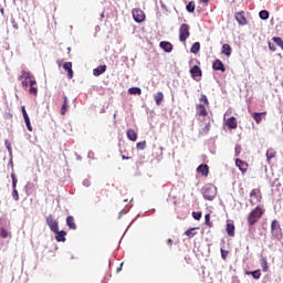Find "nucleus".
<instances>
[{"instance_id":"obj_28","label":"nucleus","mask_w":283,"mask_h":283,"mask_svg":"<svg viewBox=\"0 0 283 283\" xmlns=\"http://www.w3.org/2000/svg\"><path fill=\"white\" fill-rule=\"evenodd\" d=\"M128 94L130 95H136L140 96V94H143V90H140V87H130L128 88Z\"/></svg>"},{"instance_id":"obj_56","label":"nucleus","mask_w":283,"mask_h":283,"mask_svg":"<svg viewBox=\"0 0 283 283\" xmlns=\"http://www.w3.org/2000/svg\"><path fill=\"white\" fill-rule=\"evenodd\" d=\"M13 28H15V30H19V25L14 24Z\"/></svg>"},{"instance_id":"obj_32","label":"nucleus","mask_w":283,"mask_h":283,"mask_svg":"<svg viewBox=\"0 0 283 283\" xmlns=\"http://www.w3.org/2000/svg\"><path fill=\"white\" fill-rule=\"evenodd\" d=\"M272 41L275 42V44L281 48V50L283 51V40L280 36H273Z\"/></svg>"},{"instance_id":"obj_9","label":"nucleus","mask_w":283,"mask_h":283,"mask_svg":"<svg viewBox=\"0 0 283 283\" xmlns=\"http://www.w3.org/2000/svg\"><path fill=\"white\" fill-rule=\"evenodd\" d=\"M46 224L51 229V231L57 232L59 221H56L52 214L46 217Z\"/></svg>"},{"instance_id":"obj_26","label":"nucleus","mask_w":283,"mask_h":283,"mask_svg":"<svg viewBox=\"0 0 283 283\" xmlns=\"http://www.w3.org/2000/svg\"><path fill=\"white\" fill-rule=\"evenodd\" d=\"M66 224L70 229H72L73 231H76V222H74V218L72 216H69L66 218Z\"/></svg>"},{"instance_id":"obj_57","label":"nucleus","mask_w":283,"mask_h":283,"mask_svg":"<svg viewBox=\"0 0 283 283\" xmlns=\"http://www.w3.org/2000/svg\"><path fill=\"white\" fill-rule=\"evenodd\" d=\"M67 50H69V54H70V52H72V49H71V48H67Z\"/></svg>"},{"instance_id":"obj_13","label":"nucleus","mask_w":283,"mask_h":283,"mask_svg":"<svg viewBox=\"0 0 283 283\" xmlns=\"http://www.w3.org/2000/svg\"><path fill=\"white\" fill-rule=\"evenodd\" d=\"M235 21H238L239 25H247V17H244V11L235 13Z\"/></svg>"},{"instance_id":"obj_18","label":"nucleus","mask_w":283,"mask_h":283,"mask_svg":"<svg viewBox=\"0 0 283 283\" xmlns=\"http://www.w3.org/2000/svg\"><path fill=\"white\" fill-rule=\"evenodd\" d=\"M107 72V65H99L93 70L94 76H101V74H105Z\"/></svg>"},{"instance_id":"obj_23","label":"nucleus","mask_w":283,"mask_h":283,"mask_svg":"<svg viewBox=\"0 0 283 283\" xmlns=\"http://www.w3.org/2000/svg\"><path fill=\"white\" fill-rule=\"evenodd\" d=\"M32 74L30 73V72H28V71H25V70H22L21 71V74L18 76V81H23V78L25 80V81H30V78H32Z\"/></svg>"},{"instance_id":"obj_43","label":"nucleus","mask_w":283,"mask_h":283,"mask_svg":"<svg viewBox=\"0 0 283 283\" xmlns=\"http://www.w3.org/2000/svg\"><path fill=\"white\" fill-rule=\"evenodd\" d=\"M12 198L15 202H19V190H17V188H13Z\"/></svg>"},{"instance_id":"obj_8","label":"nucleus","mask_w":283,"mask_h":283,"mask_svg":"<svg viewBox=\"0 0 283 283\" xmlns=\"http://www.w3.org/2000/svg\"><path fill=\"white\" fill-rule=\"evenodd\" d=\"M203 198L206 200H213L216 198V188L213 186H207L203 188Z\"/></svg>"},{"instance_id":"obj_2","label":"nucleus","mask_w":283,"mask_h":283,"mask_svg":"<svg viewBox=\"0 0 283 283\" xmlns=\"http://www.w3.org/2000/svg\"><path fill=\"white\" fill-rule=\"evenodd\" d=\"M199 101L203 104H198L196 106L198 116H209V113L207 112V107H209V98L207 97V95L201 94Z\"/></svg>"},{"instance_id":"obj_39","label":"nucleus","mask_w":283,"mask_h":283,"mask_svg":"<svg viewBox=\"0 0 283 283\" xmlns=\"http://www.w3.org/2000/svg\"><path fill=\"white\" fill-rule=\"evenodd\" d=\"M24 118V123L27 125V129H29L30 132H32V124L30 123V116L27 115V117H23Z\"/></svg>"},{"instance_id":"obj_22","label":"nucleus","mask_w":283,"mask_h":283,"mask_svg":"<svg viewBox=\"0 0 283 283\" xmlns=\"http://www.w3.org/2000/svg\"><path fill=\"white\" fill-rule=\"evenodd\" d=\"M231 52H233V49H231L230 44H223L221 48V54H224V56H231Z\"/></svg>"},{"instance_id":"obj_34","label":"nucleus","mask_w":283,"mask_h":283,"mask_svg":"<svg viewBox=\"0 0 283 283\" xmlns=\"http://www.w3.org/2000/svg\"><path fill=\"white\" fill-rule=\"evenodd\" d=\"M186 10H187V12H195V11H196V2L190 1V2L186 6Z\"/></svg>"},{"instance_id":"obj_20","label":"nucleus","mask_w":283,"mask_h":283,"mask_svg":"<svg viewBox=\"0 0 283 283\" xmlns=\"http://www.w3.org/2000/svg\"><path fill=\"white\" fill-rule=\"evenodd\" d=\"M265 156H266V161L271 164V160H273V158L277 156V151H275V149L273 148H270L266 150Z\"/></svg>"},{"instance_id":"obj_54","label":"nucleus","mask_w":283,"mask_h":283,"mask_svg":"<svg viewBox=\"0 0 283 283\" xmlns=\"http://www.w3.org/2000/svg\"><path fill=\"white\" fill-rule=\"evenodd\" d=\"M123 160H129L130 157H126L125 155L122 156Z\"/></svg>"},{"instance_id":"obj_44","label":"nucleus","mask_w":283,"mask_h":283,"mask_svg":"<svg viewBox=\"0 0 283 283\" xmlns=\"http://www.w3.org/2000/svg\"><path fill=\"white\" fill-rule=\"evenodd\" d=\"M4 145L9 151V154H12V144L10 143V140H6L4 142Z\"/></svg>"},{"instance_id":"obj_40","label":"nucleus","mask_w":283,"mask_h":283,"mask_svg":"<svg viewBox=\"0 0 283 283\" xmlns=\"http://www.w3.org/2000/svg\"><path fill=\"white\" fill-rule=\"evenodd\" d=\"M11 180L13 189H17V182H19V180L17 179V175H14V172L11 174Z\"/></svg>"},{"instance_id":"obj_5","label":"nucleus","mask_w":283,"mask_h":283,"mask_svg":"<svg viewBox=\"0 0 283 283\" xmlns=\"http://www.w3.org/2000/svg\"><path fill=\"white\" fill-rule=\"evenodd\" d=\"M271 234L273 235V238H276L279 240V238L282 237V227L280 226V222L274 219L271 222Z\"/></svg>"},{"instance_id":"obj_47","label":"nucleus","mask_w":283,"mask_h":283,"mask_svg":"<svg viewBox=\"0 0 283 283\" xmlns=\"http://www.w3.org/2000/svg\"><path fill=\"white\" fill-rule=\"evenodd\" d=\"M228 255H229V251H226L224 249H221V258H222V260H227Z\"/></svg>"},{"instance_id":"obj_31","label":"nucleus","mask_w":283,"mask_h":283,"mask_svg":"<svg viewBox=\"0 0 283 283\" xmlns=\"http://www.w3.org/2000/svg\"><path fill=\"white\" fill-rule=\"evenodd\" d=\"M259 17H260V19H262V21H266L270 17V13L268 10H261L259 12Z\"/></svg>"},{"instance_id":"obj_48","label":"nucleus","mask_w":283,"mask_h":283,"mask_svg":"<svg viewBox=\"0 0 283 283\" xmlns=\"http://www.w3.org/2000/svg\"><path fill=\"white\" fill-rule=\"evenodd\" d=\"M268 45H269V50H270L271 52H275V51L277 50V48L275 46V44H273V43H271V42H269Z\"/></svg>"},{"instance_id":"obj_15","label":"nucleus","mask_w":283,"mask_h":283,"mask_svg":"<svg viewBox=\"0 0 283 283\" xmlns=\"http://www.w3.org/2000/svg\"><path fill=\"white\" fill-rule=\"evenodd\" d=\"M197 174H201L202 176H205L207 178V176H209V166L207 164H201L197 168Z\"/></svg>"},{"instance_id":"obj_51","label":"nucleus","mask_w":283,"mask_h":283,"mask_svg":"<svg viewBox=\"0 0 283 283\" xmlns=\"http://www.w3.org/2000/svg\"><path fill=\"white\" fill-rule=\"evenodd\" d=\"M167 244H168V247H174V240L168 239V240H167Z\"/></svg>"},{"instance_id":"obj_41","label":"nucleus","mask_w":283,"mask_h":283,"mask_svg":"<svg viewBox=\"0 0 283 283\" xmlns=\"http://www.w3.org/2000/svg\"><path fill=\"white\" fill-rule=\"evenodd\" d=\"M263 272L266 273L269 271V263L266 262V259L261 260Z\"/></svg>"},{"instance_id":"obj_19","label":"nucleus","mask_w":283,"mask_h":283,"mask_svg":"<svg viewBox=\"0 0 283 283\" xmlns=\"http://www.w3.org/2000/svg\"><path fill=\"white\" fill-rule=\"evenodd\" d=\"M126 136L128 140H132L133 143H136V140H138V134L134 129H128Z\"/></svg>"},{"instance_id":"obj_27","label":"nucleus","mask_w":283,"mask_h":283,"mask_svg":"<svg viewBox=\"0 0 283 283\" xmlns=\"http://www.w3.org/2000/svg\"><path fill=\"white\" fill-rule=\"evenodd\" d=\"M155 103L156 105H161L164 98H165V95L163 94V92H158L155 96Z\"/></svg>"},{"instance_id":"obj_49","label":"nucleus","mask_w":283,"mask_h":283,"mask_svg":"<svg viewBox=\"0 0 283 283\" xmlns=\"http://www.w3.org/2000/svg\"><path fill=\"white\" fill-rule=\"evenodd\" d=\"M21 109H22L23 118H25L27 116H29V115H28V111H25V106H22Z\"/></svg>"},{"instance_id":"obj_7","label":"nucleus","mask_w":283,"mask_h":283,"mask_svg":"<svg viewBox=\"0 0 283 283\" xmlns=\"http://www.w3.org/2000/svg\"><path fill=\"white\" fill-rule=\"evenodd\" d=\"M132 14H133V19H134V21H136V23H143V21H145V19H146L145 12L140 9H133Z\"/></svg>"},{"instance_id":"obj_35","label":"nucleus","mask_w":283,"mask_h":283,"mask_svg":"<svg viewBox=\"0 0 283 283\" xmlns=\"http://www.w3.org/2000/svg\"><path fill=\"white\" fill-rule=\"evenodd\" d=\"M0 235H1V238H3V239H6V238H12V234H11L8 230H6L4 228H2V229L0 230Z\"/></svg>"},{"instance_id":"obj_21","label":"nucleus","mask_w":283,"mask_h":283,"mask_svg":"<svg viewBox=\"0 0 283 283\" xmlns=\"http://www.w3.org/2000/svg\"><path fill=\"white\" fill-rule=\"evenodd\" d=\"M159 48H161L164 52H171V50H174V45L170 42L166 41L160 42Z\"/></svg>"},{"instance_id":"obj_42","label":"nucleus","mask_w":283,"mask_h":283,"mask_svg":"<svg viewBox=\"0 0 283 283\" xmlns=\"http://www.w3.org/2000/svg\"><path fill=\"white\" fill-rule=\"evenodd\" d=\"M29 94L36 96L39 94V88H36L35 86H30Z\"/></svg>"},{"instance_id":"obj_50","label":"nucleus","mask_w":283,"mask_h":283,"mask_svg":"<svg viewBox=\"0 0 283 283\" xmlns=\"http://www.w3.org/2000/svg\"><path fill=\"white\" fill-rule=\"evenodd\" d=\"M21 85H22L23 90H28V81H25V80L22 81Z\"/></svg>"},{"instance_id":"obj_30","label":"nucleus","mask_w":283,"mask_h":283,"mask_svg":"<svg viewBox=\"0 0 283 283\" xmlns=\"http://www.w3.org/2000/svg\"><path fill=\"white\" fill-rule=\"evenodd\" d=\"M191 54H198L200 52V42H195L190 49Z\"/></svg>"},{"instance_id":"obj_24","label":"nucleus","mask_w":283,"mask_h":283,"mask_svg":"<svg viewBox=\"0 0 283 283\" xmlns=\"http://www.w3.org/2000/svg\"><path fill=\"white\" fill-rule=\"evenodd\" d=\"M63 99H64V103L61 107V114H62V116H65V114H67V109H70V105L67 104L69 103L67 95H64Z\"/></svg>"},{"instance_id":"obj_4","label":"nucleus","mask_w":283,"mask_h":283,"mask_svg":"<svg viewBox=\"0 0 283 283\" xmlns=\"http://www.w3.org/2000/svg\"><path fill=\"white\" fill-rule=\"evenodd\" d=\"M189 24H181L179 28V41L186 43L187 39L191 35L189 32Z\"/></svg>"},{"instance_id":"obj_37","label":"nucleus","mask_w":283,"mask_h":283,"mask_svg":"<svg viewBox=\"0 0 283 283\" xmlns=\"http://www.w3.org/2000/svg\"><path fill=\"white\" fill-rule=\"evenodd\" d=\"M146 147H147V142L146 140L139 142L136 145V148L139 149L140 151H143Z\"/></svg>"},{"instance_id":"obj_17","label":"nucleus","mask_w":283,"mask_h":283,"mask_svg":"<svg viewBox=\"0 0 283 283\" xmlns=\"http://www.w3.org/2000/svg\"><path fill=\"white\" fill-rule=\"evenodd\" d=\"M53 233H55L56 242H65V237L67 235V232H65L64 230L59 231V228H57V232H53Z\"/></svg>"},{"instance_id":"obj_29","label":"nucleus","mask_w":283,"mask_h":283,"mask_svg":"<svg viewBox=\"0 0 283 283\" xmlns=\"http://www.w3.org/2000/svg\"><path fill=\"white\" fill-rule=\"evenodd\" d=\"M247 275H252L254 280H260V277H262V272L260 270H255L252 272H247Z\"/></svg>"},{"instance_id":"obj_12","label":"nucleus","mask_w":283,"mask_h":283,"mask_svg":"<svg viewBox=\"0 0 283 283\" xmlns=\"http://www.w3.org/2000/svg\"><path fill=\"white\" fill-rule=\"evenodd\" d=\"M235 166L239 167V169H240V171H242V174H247V171L249 169V164L247 161H243L242 159H237Z\"/></svg>"},{"instance_id":"obj_14","label":"nucleus","mask_w":283,"mask_h":283,"mask_svg":"<svg viewBox=\"0 0 283 283\" xmlns=\"http://www.w3.org/2000/svg\"><path fill=\"white\" fill-rule=\"evenodd\" d=\"M226 231L229 238H233L235 235V224H233V222L228 221Z\"/></svg>"},{"instance_id":"obj_55","label":"nucleus","mask_w":283,"mask_h":283,"mask_svg":"<svg viewBox=\"0 0 283 283\" xmlns=\"http://www.w3.org/2000/svg\"><path fill=\"white\" fill-rule=\"evenodd\" d=\"M123 269V264L119 265V268H117V273H119V271H122Z\"/></svg>"},{"instance_id":"obj_36","label":"nucleus","mask_w":283,"mask_h":283,"mask_svg":"<svg viewBox=\"0 0 283 283\" xmlns=\"http://www.w3.org/2000/svg\"><path fill=\"white\" fill-rule=\"evenodd\" d=\"M205 220H206L207 227H209L211 229V227H213V222H211V214L207 213L205 216Z\"/></svg>"},{"instance_id":"obj_33","label":"nucleus","mask_w":283,"mask_h":283,"mask_svg":"<svg viewBox=\"0 0 283 283\" xmlns=\"http://www.w3.org/2000/svg\"><path fill=\"white\" fill-rule=\"evenodd\" d=\"M209 132H211V124H207L201 130L200 134L201 136H207V134H209Z\"/></svg>"},{"instance_id":"obj_38","label":"nucleus","mask_w":283,"mask_h":283,"mask_svg":"<svg viewBox=\"0 0 283 283\" xmlns=\"http://www.w3.org/2000/svg\"><path fill=\"white\" fill-rule=\"evenodd\" d=\"M196 228H190L185 232V235H187L188 238H193V235H196Z\"/></svg>"},{"instance_id":"obj_1","label":"nucleus","mask_w":283,"mask_h":283,"mask_svg":"<svg viewBox=\"0 0 283 283\" xmlns=\"http://www.w3.org/2000/svg\"><path fill=\"white\" fill-rule=\"evenodd\" d=\"M264 207L256 206L254 209L251 210V212L248 214V224L250 227H253L256 222L260 221L262 216L265 213Z\"/></svg>"},{"instance_id":"obj_10","label":"nucleus","mask_w":283,"mask_h":283,"mask_svg":"<svg viewBox=\"0 0 283 283\" xmlns=\"http://www.w3.org/2000/svg\"><path fill=\"white\" fill-rule=\"evenodd\" d=\"M224 125H227L228 129H238V118L230 117L224 120Z\"/></svg>"},{"instance_id":"obj_11","label":"nucleus","mask_w":283,"mask_h":283,"mask_svg":"<svg viewBox=\"0 0 283 283\" xmlns=\"http://www.w3.org/2000/svg\"><path fill=\"white\" fill-rule=\"evenodd\" d=\"M212 70L216 72H227V69L224 67V63H222L221 60H216L212 64Z\"/></svg>"},{"instance_id":"obj_25","label":"nucleus","mask_w":283,"mask_h":283,"mask_svg":"<svg viewBox=\"0 0 283 283\" xmlns=\"http://www.w3.org/2000/svg\"><path fill=\"white\" fill-rule=\"evenodd\" d=\"M262 116H266V112L252 113V118L255 120L256 125H260L262 123Z\"/></svg>"},{"instance_id":"obj_46","label":"nucleus","mask_w":283,"mask_h":283,"mask_svg":"<svg viewBox=\"0 0 283 283\" xmlns=\"http://www.w3.org/2000/svg\"><path fill=\"white\" fill-rule=\"evenodd\" d=\"M29 85L30 87H34V85H36V80L34 78V75H32V78H29Z\"/></svg>"},{"instance_id":"obj_3","label":"nucleus","mask_w":283,"mask_h":283,"mask_svg":"<svg viewBox=\"0 0 283 283\" xmlns=\"http://www.w3.org/2000/svg\"><path fill=\"white\" fill-rule=\"evenodd\" d=\"M249 202L252 207L260 205V202H262V191H260L258 188L252 189L250 192Z\"/></svg>"},{"instance_id":"obj_16","label":"nucleus","mask_w":283,"mask_h":283,"mask_svg":"<svg viewBox=\"0 0 283 283\" xmlns=\"http://www.w3.org/2000/svg\"><path fill=\"white\" fill-rule=\"evenodd\" d=\"M63 70L67 72V77L73 78L74 77V71L72 70V62H66L63 64Z\"/></svg>"},{"instance_id":"obj_52","label":"nucleus","mask_w":283,"mask_h":283,"mask_svg":"<svg viewBox=\"0 0 283 283\" xmlns=\"http://www.w3.org/2000/svg\"><path fill=\"white\" fill-rule=\"evenodd\" d=\"M235 154H237V156H238V154H240V146L235 147Z\"/></svg>"},{"instance_id":"obj_6","label":"nucleus","mask_w":283,"mask_h":283,"mask_svg":"<svg viewBox=\"0 0 283 283\" xmlns=\"http://www.w3.org/2000/svg\"><path fill=\"white\" fill-rule=\"evenodd\" d=\"M190 76L193 81H201L202 80V69L200 66L195 65L190 69Z\"/></svg>"},{"instance_id":"obj_45","label":"nucleus","mask_w":283,"mask_h":283,"mask_svg":"<svg viewBox=\"0 0 283 283\" xmlns=\"http://www.w3.org/2000/svg\"><path fill=\"white\" fill-rule=\"evenodd\" d=\"M192 218L195 220H200V218H202V212H192Z\"/></svg>"},{"instance_id":"obj_53","label":"nucleus","mask_w":283,"mask_h":283,"mask_svg":"<svg viewBox=\"0 0 283 283\" xmlns=\"http://www.w3.org/2000/svg\"><path fill=\"white\" fill-rule=\"evenodd\" d=\"M211 0H200L201 3H209Z\"/></svg>"}]
</instances>
